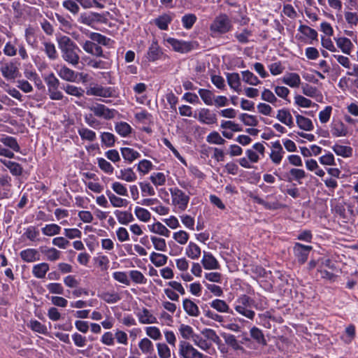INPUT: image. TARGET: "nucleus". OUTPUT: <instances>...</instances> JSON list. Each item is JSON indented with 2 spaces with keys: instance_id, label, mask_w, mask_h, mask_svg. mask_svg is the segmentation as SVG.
I'll return each instance as SVG.
<instances>
[{
  "instance_id": "obj_20",
  "label": "nucleus",
  "mask_w": 358,
  "mask_h": 358,
  "mask_svg": "<svg viewBox=\"0 0 358 358\" xmlns=\"http://www.w3.org/2000/svg\"><path fill=\"white\" fill-rule=\"evenodd\" d=\"M198 120L203 124H212L216 122L217 117L210 109L201 108L199 112Z\"/></svg>"
},
{
  "instance_id": "obj_62",
  "label": "nucleus",
  "mask_w": 358,
  "mask_h": 358,
  "mask_svg": "<svg viewBox=\"0 0 358 358\" xmlns=\"http://www.w3.org/2000/svg\"><path fill=\"white\" fill-rule=\"evenodd\" d=\"M206 141L210 144L219 145H224L226 143L225 139L223 138L222 136L215 131L210 132L206 136Z\"/></svg>"
},
{
  "instance_id": "obj_30",
  "label": "nucleus",
  "mask_w": 358,
  "mask_h": 358,
  "mask_svg": "<svg viewBox=\"0 0 358 358\" xmlns=\"http://www.w3.org/2000/svg\"><path fill=\"white\" fill-rule=\"evenodd\" d=\"M50 270V266L46 262H42L35 264L32 267L33 275L38 279H42L45 277L46 273Z\"/></svg>"
},
{
  "instance_id": "obj_4",
  "label": "nucleus",
  "mask_w": 358,
  "mask_h": 358,
  "mask_svg": "<svg viewBox=\"0 0 358 358\" xmlns=\"http://www.w3.org/2000/svg\"><path fill=\"white\" fill-rule=\"evenodd\" d=\"M233 27L231 20L225 14L217 16L210 25V31L213 36L226 34Z\"/></svg>"
},
{
  "instance_id": "obj_58",
  "label": "nucleus",
  "mask_w": 358,
  "mask_h": 358,
  "mask_svg": "<svg viewBox=\"0 0 358 358\" xmlns=\"http://www.w3.org/2000/svg\"><path fill=\"white\" fill-rule=\"evenodd\" d=\"M87 64L88 66L96 69H108L111 66L110 62L97 59H90Z\"/></svg>"
},
{
  "instance_id": "obj_36",
  "label": "nucleus",
  "mask_w": 358,
  "mask_h": 358,
  "mask_svg": "<svg viewBox=\"0 0 358 358\" xmlns=\"http://www.w3.org/2000/svg\"><path fill=\"white\" fill-rule=\"evenodd\" d=\"M117 178L127 182H132L137 180V176L131 168L120 169Z\"/></svg>"
},
{
  "instance_id": "obj_64",
  "label": "nucleus",
  "mask_w": 358,
  "mask_h": 358,
  "mask_svg": "<svg viewBox=\"0 0 358 358\" xmlns=\"http://www.w3.org/2000/svg\"><path fill=\"white\" fill-rule=\"evenodd\" d=\"M156 347L159 358H171V350L166 343H157Z\"/></svg>"
},
{
  "instance_id": "obj_18",
  "label": "nucleus",
  "mask_w": 358,
  "mask_h": 358,
  "mask_svg": "<svg viewBox=\"0 0 358 358\" xmlns=\"http://www.w3.org/2000/svg\"><path fill=\"white\" fill-rule=\"evenodd\" d=\"M136 316L141 324H150L157 323V317L147 308L140 310Z\"/></svg>"
},
{
  "instance_id": "obj_54",
  "label": "nucleus",
  "mask_w": 358,
  "mask_h": 358,
  "mask_svg": "<svg viewBox=\"0 0 358 358\" xmlns=\"http://www.w3.org/2000/svg\"><path fill=\"white\" fill-rule=\"evenodd\" d=\"M117 221L121 224H128L134 220L133 215L129 211H115Z\"/></svg>"
},
{
  "instance_id": "obj_48",
  "label": "nucleus",
  "mask_w": 358,
  "mask_h": 358,
  "mask_svg": "<svg viewBox=\"0 0 358 358\" xmlns=\"http://www.w3.org/2000/svg\"><path fill=\"white\" fill-rule=\"evenodd\" d=\"M243 81L250 85H258L261 80L251 71L246 70L241 71Z\"/></svg>"
},
{
  "instance_id": "obj_21",
  "label": "nucleus",
  "mask_w": 358,
  "mask_h": 358,
  "mask_svg": "<svg viewBox=\"0 0 358 358\" xmlns=\"http://www.w3.org/2000/svg\"><path fill=\"white\" fill-rule=\"evenodd\" d=\"M106 194L108 198L111 206L114 208L127 207L129 203L127 199L118 196L109 189L106 191Z\"/></svg>"
},
{
  "instance_id": "obj_26",
  "label": "nucleus",
  "mask_w": 358,
  "mask_h": 358,
  "mask_svg": "<svg viewBox=\"0 0 358 358\" xmlns=\"http://www.w3.org/2000/svg\"><path fill=\"white\" fill-rule=\"evenodd\" d=\"M20 256L26 262H34L40 259V255L38 250L34 248H27L22 250Z\"/></svg>"
},
{
  "instance_id": "obj_43",
  "label": "nucleus",
  "mask_w": 358,
  "mask_h": 358,
  "mask_svg": "<svg viewBox=\"0 0 358 358\" xmlns=\"http://www.w3.org/2000/svg\"><path fill=\"white\" fill-rule=\"evenodd\" d=\"M296 122L298 127L305 131H312L314 128L313 124L310 119L303 115L297 114L296 115Z\"/></svg>"
},
{
  "instance_id": "obj_56",
  "label": "nucleus",
  "mask_w": 358,
  "mask_h": 358,
  "mask_svg": "<svg viewBox=\"0 0 358 358\" xmlns=\"http://www.w3.org/2000/svg\"><path fill=\"white\" fill-rule=\"evenodd\" d=\"M63 90L67 94L78 98L82 97L84 95L85 92L83 88L70 84H66L64 85Z\"/></svg>"
},
{
  "instance_id": "obj_8",
  "label": "nucleus",
  "mask_w": 358,
  "mask_h": 358,
  "mask_svg": "<svg viewBox=\"0 0 358 358\" xmlns=\"http://www.w3.org/2000/svg\"><path fill=\"white\" fill-rule=\"evenodd\" d=\"M0 72L6 80H13L19 75V64L15 61H7L0 64Z\"/></svg>"
},
{
  "instance_id": "obj_63",
  "label": "nucleus",
  "mask_w": 358,
  "mask_h": 358,
  "mask_svg": "<svg viewBox=\"0 0 358 358\" xmlns=\"http://www.w3.org/2000/svg\"><path fill=\"white\" fill-rule=\"evenodd\" d=\"M62 4L63 8L73 15H77L80 11L78 2L76 0H64Z\"/></svg>"
},
{
  "instance_id": "obj_55",
  "label": "nucleus",
  "mask_w": 358,
  "mask_h": 358,
  "mask_svg": "<svg viewBox=\"0 0 358 358\" xmlns=\"http://www.w3.org/2000/svg\"><path fill=\"white\" fill-rule=\"evenodd\" d=\"M356 330L355 325L350 324L345 328V332L341 336V338L345 344H350L354 340Z\"/></svg>"
},
{
  "instance_id": "obj_28",
  "label": "nucleus",
  "mask_w": 358,
  "mask_h": 358,
  "mask_svg": "<svg viewBox=\"0 0 358 358\" xmlns=\"http://www.w3.org/2000/svg\"><path fill=\"white\" fill-rule=\"evenodd\" d=\"M150 232L164 237H169L171 234L170 230L160 222H156L148 226Z\"/></svg>"
},
{
  "instance_id": "obj_27",
  "label": "nucleus",
  "mask_w": 358,
  "mask_h": 358,
  "mask_svg": "<svg viewBox=\"0 0 358 358\" xmlns=\"http://www.w3.org/2000/svg\"><path fill=\"white\" fill-rule=\"evenodd\" d=\"M282 81L284 84L292 88L299 87L301 83V78L296 73H289L285 74L282 77Z\"/></svg>"
},
{
  "instance_id": "obj_7",
  "label": "nucleus",
  "mask_w": 358,
  "mask_h": 358,
  "mask_svg": "<svg viewBox=\"0 0 358 358\" xmlns=\"http://www.w3.org/2000/svg\"><path fill=\"white\" fill-rule=\"evenodd\" d=\"M178 355L180 358H208L186 341H180L178 344Z\"/></svg>"
},
{
  "instance_id": "obj_22",
  "label": "nucleus",
  "mask_w": 358,
  "mask_h": 358,
  "mask_svg": "<svg viewBox=\"0 0 358 358\" xmlns=\"http://www.w3.org/2000/svg\"><path fill=\"white\" fill-rule=\"evenodd\" d=\"M227 81L231 90L240 93L241 91V80L238 73H227L226 74Z\"/></svg>"
},
{
  "instance_id": "obj_16",
  "label": "nucleus",
  "mask_w": 358,
  "mask_h": 358,
  "mask_svg": "<svg viewBox=\"0 0 358 358\" xmlns=\"http://www.w3.org/2000/svg\"><path fill=\"white\" fill-rule=\"evenodd\" d=\"M201 264L206 270L219 269L220 265L216 258L209 252H203Z\"/></svg>"
},
{
  "instance_id": "obj_57",
  "label": "nucleus",
  "mask_w": 358,
  "mask_h": 358,
  "mask_svg": "<svg viewBox=\"0 0 358 358\" xmlns=\"http://www.w3.org/2000/svg\"><path fill=\"white\" fill-rule=\"evenodd\" d=\"M44 52L47 57L50 60H55L58 57V53L57 52L55 45L54 43L50 41L43 42Z\"/></svg>"
},
{
  "instance_id": "obj_38",
  "label": "nucleus",
  "mask_w": 358,
  "mask_h": 358,
  "mask_svg": "<svg viewBox=\"0 0 358 358\" xmlns=\"http://www.w3.org/2000/svg\"><path fill=\"white\" fill-rule=\"evenodd\" d=\"M276 118L282 124H285L290 128L294 125L292 116L287 109L278 110Z\"/></svg>"
},
{
  "instance_id": "obj_19",
  "label": "nucleus",
  "mask_w": 358,
  "mask_h": 358,
  "mask_svg": "<svg viewBox=\"0 0 358 358\" xmlns=\"http://www.w3.org/2000/svg\"><path fill=\"white\" fill-rule=\"evenodd\" d=\"M173 19V14L164 13L154 20V24L161 30L166 31Z\"/></svg>"
},
{
  "instance_id": "obj_35",
  "label": "nucleus",
  "mask_w": 358,
  "mask_h": 358,
  "mask_svg": "<svg viewBox=\"0 0 358 358\" xmlns=\"http://www.w3.org/2000/svg\"><path fill=\"white\" fill-rule=\"evenodd\" d=\"M120 152L123 159L129 164L141 157L138 151L127 147L121 148Z\"/></svg>"
},
{
  "instance_id": "obj_24",
  "label": "nucleus",
  "mask_w": 358,
  "mask_h": 358,
  "mask_svg": "<svg viewBox=\"0 0 358 358\" xmlns=\"http://www.w3.org/2000/svg\"><path fill=\"white\" fill-rule=\"evenodd\" d=\"M182 307L185 313L191 317H198L200 314L198 306L191 299H184Z\"/></svg>"
},
{
  "instance_id": "obj_2",
  "label": "nucleus",
  "mask_w": 358,
  "mask_h": 358,
  "mask_svg": "<svg viewBox=\"0 0 358 358\" xmlns=\"http://www.w3.org/2000/svg\"><path fill=\"white\" fill-rule=\"evenodd\" d=\"M87 108L92 113L84 115L85 122L89 127L94 129H98L101 124L96 117L109 120L114 118L117 113L115 109L109 108L105 105L99 103L87 106Z\"/></svg>"
},
{
  "instance_id": "obj_3",
  "label": "nucleus",
  "mask_w": 358,
  "mask_h": 358,
  "mask_svg": "<svg viewBox=\"0 0 358 358\" xmlns=\"http://www.w3.org/2000/svg\"><path fill=\"white\" fill-rule=\"evenodd\" d=\"M57 41L62 59L73 66H77L80 60L77 45L67 36L57 37Z\"/></svg>"
},
{
  "instance_id": "obj_9",
  "label": "nucleus",
  "mask_w": 358,
  "mask_h": 358,
  "mask_svg": "<svg viewBox=\"0 0 358 358\" xmlns=\"http://www.w3.org/2000/svg\"><path fill=\"white\" fill-rule=\"evenodd\" d=\"M164 55L162 48L156 39L152 40L145 55V58L148 62H155L159 60Z\"/></svg>"
},
{
  "instance_id": "obj_46",
  "label": "nucleus",
  "mask_w": 358,
  "mask_h": 358,
  "mask_svg": "<svg viewBox=\"0 0 358 358\" xmlns=\"http://www.w3.org/2000/svg\"><path fill=\"white\" fill-rule=\"evenodd\" d=\"M210 306L217 312L222 313H231L229 305L224 300L214 299L210 303Z\"/></svg>"
},
{
  "instance_id": "obj_10",
  "label": "nucleus",
  "mask_w": 358,
  "mask_h": 358,
  "mask_svg": "<svg viewBox=\"0 0 358 358\" xmlns=\"http://www.w3.org/2000/svg\"><path fill=\"white\" fill-rule=\"evenodd\" d=\"M285 153L283 148L279 141L271 143L269 158L273 164L279 165L284 157Z\"/></svg>"
},
{
  "instance_id": "obj_47",
  "label": "nucleus",
  "mask_w": 358,
  "mask_h": 358,
  "mask_svg": "<svg viewBox=\"0 0 358 358\" xmlns=\"http://www.w3.org/2000/svg\"><path fill=\"white\" fill-rule=\"evenodd\" d=\"M138 348L144 355H152L155 352L154 345L148 338H143L139 341Z\"/></svg>"
},
{
  "instance_id": "obj_41",
  "label": "nucleus",
  "mask_w": 358,
  "mask_h": 358,
  "mask_svg": "<svg viewBox=\"0 0 358 358\" xmlns=\"http://www.w3.org/2000/svg\"><path fill=\"white\" fill-rule=\"evenodd\" d=\"M89 38L94 42L107 47H111L113 43V41L110 38L96 32H91L89 34Z\"/></svg>"
},
{
  "instance_id": "obj_60",
  "label": "nucleus",
  "mask_w": 358,
  "mask_h": 358,
  "mask_svg": "<svg viewBox=\"0 0 358 358\" xmlns=\"http://www.w3.org/2000/svg\"><path fill=\"white\" fill-rule=\"evenodd\" d=\"M250 336L256 341V342L260 345H266V341L264 338V336L263 334L262 331L256 327H253L250 330Z\"/></svg>"
},
{
  "instance_id": "obj_32",
  "label": "nucleus",
  "mask_w": 358,
  "mask_h": 358,
  "mask_svg": "<svg viewBox=\"0 0 358 358\" xmlns=\"http://www.w3.org/2000/svg\"><path fill=\"white\" fill-rule=\"evenodd\" d=\"M98 296L107 303H115L121 299V296L117 292L104 291L98 294Z\"/></svg>"
},
{
  "instance_id": "obj_42",
  "label": "nucleus",
  "mask_w": 358,
  "mask_h": 358,
  "mask_svg": "<svg viewBox=\"0 0 358 358\" xmlns=\"http://www.w3.org/2000/svg\"><path fill=\"white\" fill-rule=\"evenodd\" d=\"M222 337L225 343L231 347L234 350H243V348L240 342L236 339V336L233 334H223Z\"/></svg>"
},
{
  "instance_id": "obj_37",
  "label": "nucleus",
  "mask_w": 358,
  "mask_h": 358,
  "mask_svg": "<svg viewBox=\"0 0 358 358\" xmlns=\"http://www.w3.org/2000/svg\"><path fill=\"white\" fill-rule=\"evenodd\" d=\"M298 31L310 40L308 42L310 44H312L313 41H317V31L307 25L301 24L298 28Z\"/></svg>"
},
{
  "instance_id": "obj_39",
  "label": "nucleus",
  "mask_w": 358,
  "mask_h": 358,
  "mask_svg": "<svg viewBox=\"0 0 358 358\" xmlns=\"http://www.w3.org/2000/svg\"><path fill=\"white\" fill-rule=\"evenodd\" d=\"M24 74L27 80H29L34 83L38 90H41L44 89L45 87L43 84V81L35 71L25 70Z\"/></svg>"
},
{
  "instance_id": "obj_15",
  "label": "nucleus",
  "mask_w": 358,
  "mask_h": 358,
  "mask_svg": "<svg viewBox=\"0 0 358 358\" xmlns=\"http://www.w3.org/2000/svg\"><path fill=\"white\" fill-rule=\"evenodd\" d=\"M165 41L169 44L175 51L180 53H187L192 48L190 42L180 41L174 38H167L165 39Z\"/></svg>"
},
{
  "instance_id": "obj_44",
  "label": "nucleus",
  "mask_w": 358,
  "mask_h": 358,
  "mask_svg": "<svg viewBox=\"0 0 358 358\" xmlns=\"http://www.w3.org/2000/svg\"><path fill=\"white\" fill-rule=\"evenodd\" d=\"M0 142L2 143L5 146H7L12 149L15 152H20V147L15 138L6 135H2L0 138Z\"/></svg>"
},
{
  "instance_id": "obj_11",
  "label": "nucleus",
  "mask_w": 358,
  "mask_h": 358,
  "mask_svg": "<svg viewBox=\"0 0 358 358\" xmlns=\"http://www.w3.org/2000/svg\"><path fill=\"white\" fill-rule=\"evenodd\" d=\"M313 250L310 245H305L300 243H295L293 247L294 255L299 264H304L308 257L310 252Z\"/></svg>"
},
{
  "instance_id": "obj_12",
  "label": "nucleus",
  "mask_w": 358,
  "mask_h": 358,
  "mask_svg": "<svg viewBox=\"0 0 358 358\" xmlns=\"http://www.w3.org/2000/svg\"><path fill=\"white\" fill-rule=\"evenodd\" d=\"M103 16L95 12H85L80 14L78 22L80 24L94 27L98 22H102Z\"/></svg>"
},
{
  "instance_id": "obj_52",
  "label": "nucleus",
  "mask_w": 358,
  "mask_h": 358,
  "mask_svg": "<svg viewBox=\"0 0 358 358\" xmlns=\"http://www.w3.org/2000/svg\"><path fill=\"white\" fill-rule=\"evenodd\" d=\"M197 20V17L194 13H186L181 17V23L186 30L191 29Z\"/></svg>"
},
{
  "instance_id": "obj_6",
  "label": "nucleus",
  "mask_w": 358,
  "mask_h": 358,
  "mask_svg": "<svg viewBox=\"0 0 358 358\" xmlns=\"http://www.w3.org/2000/svg\"><path fill=\"white\" fill-rule=\"evenodd\" d=\"M171 196V204L180 211H185L189 201V196L178 187L169 189Z\"/></svg>"
},
{
  "instance_id": "obj_31",
  "label": "nucleus",
  "mask_w": 358,
  "mask_h": 358,
  "mask_svg": "<svg viewBox=\"0 0 358 358\" xmlns=\"http://www.w3.org/2000/svg\"><path fill=\"white\" fill-rule=\"evenodd\" d=\"M201 254L200 247L194 242L190 241L185 248V255L192 260L198 259Z\"/></svg>"
},
{
  "instance_id": "obj_50",
  "label": "nucleus",
  "mask_w": 358,
  "mask_h": 358,
  "mask_svg": "<svg viewBox=\"0 0 358 358\" xmlns=\"http://www.w3.org/2000/svg\"><path fill=\"white\" fill-rule=\"evenodd\" d=\"M167 175L162 172H153L149 177L150 182L155 186H164L166 182Z\"/></svg>"
},
{
  "instance_id": "obj_61",
  "label": "nucleus",
  "mask_w": 358,
  "mask_h": 358,
  "mask_svg": "<svg viewBox=\"0 0 358 358\" xmlns=\"http://www.w3.org/2000/svg\"><path fill=\"white\" fill-rule=\"evenodd\" d=\"M150 241L152 243L154 248L160 252H166L167 250L166 242L164 238L156 236H151Z\"/></svg>"
},
{
  "instance_id": "obj_5",
  "label": "nucleus",
  "mask_w": 358,
  "mask_h": 358,
  "mask_svg": "<svg viewBox=\"0 0 358 358\" xmlns=\"http://www.w3.org/2000/svg\"><path fill=\"white\" fill-rule=\"evenodd\" d=\"M48 87L49 98L53 101H61L64 98L63 93L59 90L60 82L53 73H50L44 78Z\"/></svg>"
},
{
  "instance_id": "obj_40",
  "label": "nucleus",
  "mask_w": 358,
  "mask_h": 358,
  "mask_svg": "<svg viewBox=\"0 0 358 358\" xmlns=\"http://www.w3.org/2000/svg\"><path fill=\"white\" fill-rule=\"evenodd\" d=\"M150 261L156 267H161L167 263L168 257L162 253L152 252L150 255Z\"/></svg>"
},
{
  "instance_id": "obj_13",
  "label": "nucleus",
  "mask_w": 358,
  "mask_h": 358,
  "mask_svg": "<svg viewBox=\"0 0 358 358\" xmlns=\"http://www.w3.org/2000/svg\"><path fill=\"white\" fill-rule=\"evenodd\" d=\"M86 94L88 96L109 98L113 96V90L111 87H103L96 84L87 88Z\"/></svg>"
},
{
  "instance_id": "obj_53",
  "label": "nucleus",
  "mask_w": 358,
  "mask_h": 358,
  "mask_svg": "<svg viewBox=\"0 0 358 358\" xmlns=\"http://www.w3.org/2000/svg\"><path fill=\"white\" fill-rule=\"evenodd\" d=\"M78 133L83 141L93 142L96 139V132L87 127H80Z\"/></svg>"
},
{
  "instance_id": "obj_23",
  "label": "nucleus",
  "mask_w": 358,
  "mask_h": 358,
  "mask_svg": "<svg viewBox=\"0 0 358 358\" xmlns=\"http://www.w3.org/2000/svg\"><path fill=\"white\" fill-rule=\"evenodd\" d=\"M331 132L334 137H345L348 135V130L345 124L338 120L331 124Z\"/></svg>"
},
{
  "instance_id": "obj_33",
  "label": "nucleus",
  "mask_w": 358,
  "mask_h": 358,
  "mask_svg": "<svg viewBox=\"0 0 358 358\" xmlns=\"http://www.w3.org/2000/svg\"><path fill=\"white\" fill-rule=\"evenodd\" d=\"M41 251L48 261L55 262L61 258L62 252L55 248L44 247L41 248Z\"/></svg>"
},
{
  "instance_id": "obj_49",
  "label": "nucleus",
  "mask_w": 358,
  "mask_h": 358,
  "mask_svg": "<svg viewBox=\"0 0 358 358\" xmlns=\"http://www.w3.org/2000/svg\"><path fill=\"white\" fill-rule=\"evenodd\" d=\"M62 228L57 224H48L41 228V232L47 236H54L60 234Z\"/></svg>"
},
{
  "instance_id": "obj_51",
  "label": "nucleus",
  "mask_w": 358,
  "mask_h": 358,
  "mask_svg": "<svg viewBox=\"0 0 358 358\" xmlns=\"http://www.w3.org/2000/svg\"><path fill=\"white\" fill-rule=\"evenodd\" d=\"M1 164H3L6 168H8L10 172L14 176H20L22 174V169L21 166L15 162L8 161L6 159H0Z\"/></svg>"
},
{
  "instance_id": "obj_29",
  "label": "nucleus",
  "mask_w": 358,
  "mask_h": 358,
  "mask_svg": "<svg viewBox=\"0 0 358 358\" xmlns=\"http://www.w3.org/2000/svg\"><path fill=\"white\" fill-rule=\"evenodd\" d=\"M336 45L338 48L345 55H350L352 48L353 44L352 41L346 38V37H340L334 38Z\"/></svg>"
},
{
  "instance_id": "obj_34",
  "label": "nucleus",
  "mask_w": 358,
  "mask_h": 358,
  "mask_svg": "<svg viewBox=\"0 0 358 358\" xmlns=\"http://www.w3.org/2000/svg\"><path fill=\"white\" fill-rule=\"evenodd\" d=\"M332 150L338 156H341L343 158H348L352 157L353 150L350 146L343 145L338 143H335L331 147Z\"/></svg>"
},
{
  "instance_id": "obj_59",
  "label": "nucleus",
  "mask_w": 358,
  "mask_h": 358,
  "mask_svg": "<svg viewBox=\"0 0 358 358\" xmlns=\"http://www.w3.org/2000/svg\"><path fill=\"white\" fill-rule=\"evenodd\" d=\"M198 93L206 105L212 106L213 104L215 95L212 91L206 89H199Z\"/></svg>"
},
{
  "instance_id": "obj_14",
  "label": "nucleus",
  "mask_w": 358,
  "mask_h": 358,
  "mask_svg": "<svg viewBox=\"0 0 358 358\" xmlns=\"http://www.w3.org/2000/svg\"><path fill=\"white\" fill-rule=\"evenodd\" d=\"M83 49L88 54L97 57H106L103 50L100 45L95 43L93 41H78Z\"/></svg>"
},
{
  "instance_id": "obj_1",
  "label": "nucleus",
  "mask_w": 358,
  "mask_h": 358,
  "mask_svg": "<svg viewBox=\"0 0 358 358\" xmlns=\"http://www.w3.org/2000/svg\"><path fill=\"white\" fill-rule=\"evenodd\" d=\"M266 299L263 296H259L258 299H255L246 294H241L235 300L234 308L239 315L249 320H253L255 313L252 308L263 310L266 308Z\"/></svg>"
},
{
  "instance_id": "obj_17",
  "label": "nucleus",
  "mask_w": 358,
  "mask_h": 358,
  "mask_svg": "<svg viewBox=\"0 0 358 358\" xmlns=\"http://www.w3.org/2000/svg\"><path fill=\"white\" fill-rule=\"evenodd\" d=\"M57 73L62 80L67 82H76L78 78V73L65 65L58 69Z\"/></svg>"
},
{
  "instance_id": "obj_25",
  "label": "nucleus",
  "mask_w": 358,
  "mask_h": 358,
  "mask_svg": "<svg viewBox=\"0 0 358 358\" xmlns=\"http://www.w3.org/2000/svg\"><path fill=\"white\" fill-rule=\"evenodd\" d=\"M250 196L255 203L263 206L267 210H277L282 207V205L278 201L268 202L253 194H251Z\"/></svg>"
},
{
  "instance_id": "obj_45",
  "label": "nucleus",
  "mask_w": 358,
  "mask_h": 358,
  "mask_svg": "<svg viewBox=\"0 0 358 358\" xmlns=\"http://www.w3.org/2000/svg\"><path fill=\"white\" fill-rule=\"evenodd\" d=\"M115 131L122 137H127L131 133V127L125 122H118L115 124Z\"/></svg>"
}]
</instances>
